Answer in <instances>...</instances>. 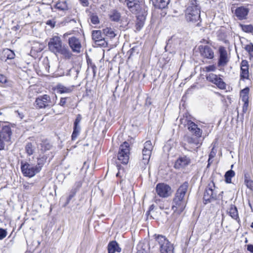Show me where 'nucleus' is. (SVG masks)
Returning <instances> with one entry per match:
<instances>
[{"instance_id":"c03bdc74","label":"nucleus","mask_w":253,"mask_h":253,"mask_svg":"<svg viewBox=\"0 0 253 253\" xmlns=\"http://www.w3.org/2000/svg\"><path fill=\"white\" fill-rule=\"evenodd\" d=\"M245 183L248 188L251 190H253V181L245 179Z\"/></svg>"},{"instance_id":"774afa93","label":"nucleus","mask_w":253,"mask_h":253,"mask_svg":"<svg viewBox=\"0 0 253 253\" xmlns=\"http://www.w3.org/2000/svg\"><path fill=\"white\" fill-rule=\"evenodd\" d=\"M151 252H155V251L152 250Z\"/></svg>"},{"instance_id":"e433bc0d","label":"nucleus","mask_w":253,"mask_h":253,"mask_svg":"<svg viewBox=\"0 0 253 253\" xmlns=\"http://www.w3.org/2000/svg\"><path fill=\"white\" fill-rule=\"evenodd\" d=\"M25 150L29 156L33 154L35 151L34 148L31 143H28L25 146Z\"/></svg>"},{"instance_id":"a211bd4d","label":"nucleus","mask_w":253,"mask_h":253,"mask_svg":"<svg viewBox=\"0 0 253 253\" xmlns=\"http://www.w3.org/2000/svg\"><path fill=\"white\" fill-rule=\"evenodd\" d=\"M219 58L218 62V66L224 67L228 62L227 51L224 47L221 46L219 48Z\"/></svg>"},{"instance_id":"338daca9","label":"nucleus","mask_w":253,"mask_h":253,"mask_svg":"<svg viewBox=\"0 0 253 253\" xmlns=\"http://www.w3.org/2000/svg\"><path fill=\"white\" fill-rule=\"evenodd\" d=\"M72 69H70V70H69V72H71V71H72Z\"/></svg>"},{"instance_id":"09e8293b","label":"nucleus","mask_w":253,"mask_h":253,"mask_svg":"<svg viewBox=\"0 0 253 253\" xmlns=\"http://www.w3.org/2000/svg\"><path fill=\"white\" fill-rule=\"evenodd\" d=\"M245 48L246 50H247L249 53H250L253 50V44L252 43L248 44L246 46Z\"/></svg>"},{"instance_id":"4d7b16f0","label":"nucleus","mask_w":253,"mask_h":253,"mask_svg":"<svg viewBox=\"0 0 253 253\" xmlns=\"http://www.w3.org/2000/svg\"><path fill=\"white\" fill-rule=\"evenodd\" d=\"M151 104V99L149 97H147L146 99L145 105L147 106L150 105Z\"/></svg>"},{"instance_id":"c756f323","label":"nucleus","mask_w":253,"mask_h":253,"mask_svg":"<svg viewBox=\"0 0 253 253\" xmlns=\"http://www.w3.org/2000/svg\"><path fill=\"white\" fill-rule=\"evenodd\" d=\"M249 88L246 87L242 89L240 92V98L242 101L245 102H249Z\"/></svg>"},{"instance_id":"dca6fc26","label":"nucleus","mask_w":253,"mask_h":253,"mask_svg":"<svg viewBox=\"0 0 253 253\" xmlns=\"http://www.w3.org/2000/svg\"><path fill=\"white\" fill-rule=\"evenodd\" d=\"M200 137L197 136L194 137L189 135H185L184 136V140L191 146V148L194 150H197L200 147L201 143L200 142Z\"/></svg>"},{"instance_id":"de8ad7c7","label":"nucleus","mask_w":253,"mask_h":253,"mask_svg":"<svg viewBox=\"0 0 253 253\" xmlns=\"http://www.w3.org/2000/svg\"><path fill=\"white\" fill-rule=\"evenodd\" d=\"M68 98L67 97L61 98L59 105H60L61 106L64 107L66 103V100Z\"/></svg>"},{"instance_id":"6e6d98bb","label":"nucleus","mask_w":253,"mask_h":253,"mask_svg":"<svg viewBox=\"0 0 253 253\" xmlns=\"http://www.w3.org/2000/svg\"><path fill=\"white\" fill-rule=\"evenodd\" d=\"M91 66V68L92 70V72H93V76H95V74H96V67L95 65L93 64V65H90Z\"/></svg>"},{"instance_id":"4be33fe9","label":"nucleus","mask_w":253,"mask_h":253,"mask_svg":"<svg viewBox=\"0 0 253 253\" xmlns=\"http://www.w3.org/2000/svg\"><path fill=\"white\" fill-rule=\"evenodd\" d=\"M249 76L248 62L247 60H242L241 63L240 78L241 79H247Z\"/></svg>"},{"instance_id":"37998d69","label":"nucleus","mask_w":253,"mask_h":253,"mask_svg":"<svg viewBox=\"0 0 253 253\" xmlns=\"http://www.w3.org/2000/svg\"><path fill=\"white\" fill-rule=\"evenodd\" d=\"M153 146L152 145V142L150 140H148L145 142L144 144V148L146 150H148L152 151L153 150Z\"/></svg>"},{"instance_id":"2eb2a0df","label":"nucleus","mask_w":253,"mask_h":253,"mask_svg":"<svg viewBox=\"0 0 253 253\" xmlns=\"http://www.w3.org/2000/svg\"><path fill=\"white\" fill-rule=\"evenodd\" d=\"M199 49L201 55L206 58L211 59L214 57V52L209 45H200Z\"/></svg>"},{"instance_id":"aec40b11","label":"nucleus","mask_w":253,"mask_h":253,"mask_svg":"<svg viewBox=\"0 0 253 253\" xmlns=\"http://www.w3.org/2000/svg\"><path fill=\"white\" fill-rule=\"evenodd\" d=\"M189 184L188 182H184L177 190L174 197L181 200H185V195L187 191Z\"/></svg>"},{"instance_id":"ea45409f","label":"nucleus","mask_w":253,"mask_h":253,"mask_svg":"<svg viewBox=\"0 0 253 253\" xmlns=\"http://www.w3.org/2000/svg\"><path fill=\"white\" fill-rule=\"evenodd\" d=\"M0 83L5 84L6 86L11 85V84L9 83V81L7 80V78L2 74H0Z\"/></svg>"},{"instance_id":"9b49d317","label":"nucleus","mask_w":253,"mask_h":253,"mask_svg":"<svg viewBox=\"0 0 253 253\" xmlns=\"http://www.w3.org/2000/svg\"><path fill=\"white\" fill-rule=\"evenodd\" d=\"M156 191L161 197L167 198L171 195L172 190L171 187L168 184L164 183H159L157 184Z\"/></svg>"},{"instance_id":"8fccbe9b","label":"nucleus","mask_w":253,"mask_h":253,"mask_svg":"<svg viewBox=\"0 0 253 253\" xmlns=\"http://www.w3.org/2000/svg\"><path fill=\"white\" fill-rule=\"evenodd\" d=\"M56 22L52 20H48L46 21V24L50 26L51 28H54L55 26Z\"/></svg>"},{"instance_id":"e2e57ef3","label":"nucleus","mask_w":253,"mask_h":253,"mask_svg":"<svg viewBox=\"0 0 253 253\" xmlns=\"http://www.w3.org/2000/svg\"><path fill=\"white\" fill-rule=\"evenodd\" d=\"M249 205L250 207V208H251V209L252 211H253V207H252V206L250 202L249 203Z\"/></svg>"},{"instance_id":"473e14b6","label":"nucleus","mask_w":253,"mask_h":253,"mask_svg":"<svg viewBox=\"0 0 253 253\" xmlns=\"http://www.w3.org/2000/svg\"><path fill=\"white\" fill-rule=\"evenodd\" d=\"M103 32L105 36L110 38H113L116 36V34L115 33L113 30L111 28L107 27L104 29L103 30Z\"/></svg>"},{"instance_id":"5fc2aeb1","label":"nucleus","mask_w":253,"mask_h":253,"mask_svg":"<svg viewBox=\"0 0 253 253\" xmlns=\"http://www.w3.org/2000/svg\"><path fill=\"white\" fill-rule=\"evenodd\" d=\"M247 249L249 252H251V253H253V245H248Z\"/></svg>"},{"instance_id":"603ef678","label":"nucleus","mask_w":253,"mask_h":253,"mask_svg":"<svg viewBox=\"0 0 253 253\" xmlns=\"http://www.w3.org/2000/svg\"><path fill=\"white\" fill-rule=\"evenodd\" d=\"M206 70L207 72L214 71L215 70V67L214 66H209L206 67Z\"/></svg>"},{"instance_id":"393cba45","label":"nucleus","mask_w":253,"mask_h":253,"mask_svg":"<svg viewBox=\"0 0 253 253\" xmlns=\"http://www.w3.org/2000/svg\"><path fill=\"white\" fill-rule=\"evenodd\" d=\"M229 215L231 216V217L235 220H236L238 223L240 222V220L238 215V212L237 207L233 205H231L230 208L229 209Z\"/></svg>"},{"instance_id":"3c124183","label":"nucleus","mask_w":253,"mask_h":253,"mask_svg":"<svg viewBox=\"0 0 253 253\" xmlns=\"http://www.w3.org/2000/svg\"><path fill=\"white\" fill-rule=\"evenodd\" d=\"M248 106H249V102L244 103L243 105V109H242V112L243 113H246V112L247 111V110H248Z\"/></svg>"},{"instance_id":"f3484780","label":"nucleus","mask_w":253,"mask_h":253,"mask_svg":"<svg viewBox=\"0 0 253 253\" xmlns=\"http://www.w3.org/2000/svg\"><path fill=\"white\" fill-rule=\"evenodd\" d=\"M82 119V117L81 114L77 115L76 118L74 122L73 131L72 134V140H75L79 135L81 127L79 124Z\"/></svg>"},{"instance_id":"4468645a","label":"nucleus","mask_w":253,"mask_h":253,"mask_svg":"<svg viewBox=\"0 0 253 253\" xmlns=\"http://www.w3.org/2000/svg\"><path fill=\"white\" fill-rule=\"evenodd\" d=\"M92 39L97 45L105 46L107 44L105 39L102 37L101 32L100 30H93L92 31Z\"/></svg>"},{"instance_id":"a19ab883","label":"nucleus","mask_w":253,"mask_h":253,"mask_svg":"<svg viewBox=\"0 0 253 253\" xmlns=\"http://www.w3.org/2000/svg\"><path fill=\"white\" fill-rule=\"evenodd\" d=\"M91 22L94 25L97 24L99 23V20L97 15L95 14H91L90 16Z\"/></svg>"},{"instance_id":"bf43d9fd","label":"nucleus","mask_w":253,"mask_h":253,"mask_svg":"<svg viewBox=\"0 0 253 253\" xmlns=\"http://www.w3.org/2000/svg\"><path fill=\"white\" fill-rule=\"evenodd\" d=\"M72 33L71 32H67L63 35V38H65L66 37L71 35Z\"/></svg>"},{"instance_id":"79ce46f5","label":"nucleus","mask_w":253,"mask_h":253,"mask_svg":"<svg viewBox=\"0 0 253 253\" xmlns=\"http://www.w3.org/2000/svg\"><path fill=\"white\" fill-rule=\"evenodd\" d=\"M173 37H171L167 42V44L165 47L166 51H168L171 47L173 43Z\"/></svg>"},{"instance_id":"a878e982","label":"nucleus","mask_w":253,"mask_h":253,"mask_svg":"<svg viewBox=\"0 0 253 253\" xmlns=\"http://www.w3.org/2000/svg\"><path fill=\"white\" fill-rule=\"evenodd\" d=\"M148 249L150 250V248H148V245L147 244L139 242L136 246V253H147Z\"/></svg>"},{"instance_id":"69168bd1","label":"nucleus","mask_w":253,"mask_h":253,"mask_svg":"<svg viewBox=\"0 0 253 253\" xmlns=\"http://www.w3.org/2000/svg\"><path fill=\"white\" fill-rule=\"evenodd\" d=\"M251 227L253 228V222L252 223Z\"/></svg>"},{"instance_id":"412c9836","label":"nucleus","mask_w":253,"mask_h":253,"mask_svg":"<svg viewBox=\"0 0 253 253\" xmlns=\"http://www.w3.org/2000/svg\"><path fill=\"white\" fill-rule=\"evenodd\" d=\"M190 162L191 161L189 158L186 156L181 157L176 160L174 167L176 169H180L187 166L190 164Z\"/></svg>"},{"instance_id":"2f4dec72","label":"nucleus","mask_w":253,"mask_h":253,"mask_svg":"<svg viewBox=\"0 0 253 253\" xmlns=\"http://www.w3.org/2000/svg\"><path fill=\"white\" fill-rule=\"evenodd\" d=\"M235 172L230 169L226 172L225 174V180L226 183H231V178L235 176Z\"/></svg>"},{"instance_id":"052dcab7","label":"nucleus","mask_w":253,"mask_h":253,"mask_svg":"<svg viewBox=\"0 0 253 253\" xmlns=\"http://www.w3.org/2000/svg\"><path fill=\"white\" fill-rule=\"evenodd\" d=\"M135 47H133L131 48L129 50V52H130V54H131L133 52H134L135 51Z\"/></svg>"},{"instance_id":"864d4df0","label":"nucleus","mask_w":253,"mask_h":253,"mask_svg":"<svg viewBox=\"0 0 253 253\" xmlns=\"http://www.w3.org/2000/svg\"><path fill=\"white\" fill-rule=\"evenodd\" d=\"M80 2L84 6H87L88 5V0H80Z\"/></svg>"},{"instance_id":"423d86ee","label":"nucleus","mask_w":253,"mask_h":253,"mask_svg":"<svg viewBox=\"0 0 253 253\" xmlns=\"http://www.w3.org/2000/svg\"><path fill=\"white\" fill-rule=\"evenodd\" d=\"M180 124L187 126L189 131L195 136L201 137L203 131L198 127L197 125L191 120H188L187 118L180 119Z\"/></svg>"},{"instance_id":"c9c22d12","label":"nucleus","mask_w":253,"mask_h":253,"mask_svg":"<svg viewBox=\"0 0 253 253\" xmlns=\"http://www.w3.org/2000/svg\"><path fill=\"white\" fill-rule=\"evenodd\" d=\"M121 18V14L120 13L114 10L112 12V14L110 15V18L111 20L115 22H118L120 20Z\"/></svg>"},{"instance_id":"9d476101","label":"nucleus","mask_w":253,"mask_h":253,"mask_svg":"<svg viewBox=\"0 0 253 253\" xmlns=\"http://www.w3.org/2000/svg\"><path fill=\"white\" fill-rule=\"evenodd\" d=\"M35 104L36 107L38 109L45 108L53 105L50 96L47 94L40 96L36 98Z\"/></svg>"},{"instance_id":"cd10ccee","label":"nucleus","mask_w":253,"mask_h":253,"mask_svg":"<svg viewBox=\"0 0 253 253\" xmlns=\"http://www.w3.org/2000/svg\"><path fill=\"white\" fill-rule=\"evenodd\" d=\"M56 89L60 93H70L72 90V87H66L62 84H58L56 86Z\"/></svg>"},{"instance_id":"39448f33","label":"nucleus","mask_w":253,"mask_h":253,"mask_svg":"<svg viewBox=\"0 0 253 253\" xmlns=\"http://www.w3.org/2000/svg\"><path fill=\"white\" fill-rule=\"evenodd\" d=\"M11 135L10 126L9 125L3 126L0 130V150L4 149L5 142L10 141Z\"/></svg>"},{"instance_id":"0e129e2a","label":"nucleus","mask_w":253,"mask_h":253,"mask_svg":"<svg viewBox=\"0 0 253 253\" xmlns=\"http://www.w3.org/2000/svg\"><path fill=\"white\" fill-rule=\"evenodd\" d=\"M153 205H152V206L150 207V210L153 209Z\"/></svg>"},{"instance_id":"6ab92c4d","label":"nucleus","mask_w":253,"mask_h":253,"mask_svg":"<svg viewBox=\"0 0 253 253\" xmlns=\"http://www.w3.org/2000/svg\"><path fill=\"white\" fill-rule=\"evenodd\" d=\"M186 200H181L174 197L172 202V209L174 211L182 212L186 206Z\"/></svg>"},{"instance_id":"0eeeda50","label":"nucleus","mask_w":253,"mask_h":253,"mask_svg":"<svg viewBox=\"0 0 253 253\" xmlns=\"http://www.w3.org/2000/svg\"><path fill=\"white\" fill-rule=\"evenodd\" d=\"M129 145L125 141L120 146L118 154V159L122 164L126 165L129 160Z\"/></svg>"},{"instance_id":"a18cd8bd","label":"nucleus","mask_w":253,"mask_h":253,"mask_svg":"<svg viewBox=\"0 0 253 253\" xmlns=\"http://www.w3.org/2000/svg\"><path fill=\"white\" fill-rule=\"evenodd\" d=\"M75 194H76V191L74 190H73L71 191L70 194L69 195V196L67 199L66 205H68L69 203L70 200L72 199V198L73 197H74L75 196Z\"/></svg>"},{"instance_id":"7c9ffc66","label":"nucleus","mask_w":253,"mask_h":253,"mask_svg":"<svg viewBox=\"0 0 253 253\" xmlns=\"http://www.w3.org/2000/svg\"><path fill=\"white\" fill-rule=\"evenodd\" d=\"M170 0H155V6L160 8H165L168 6Z\"/></svg>"},{"instance_id":"680f3d73","label":"nucleus","mask_w":253,"mask_h":253,"mask_svg":"<svg viewBox=\"0 0 253 253\" xmlns=\"http://www.w3.org/2000/svg\"><path fill=\"white\" fill-rule=\"evenodd\" d=\"M249 54L250 55V58L253 59V50Z\"/></svg>"},{"instance_id":"5701e85b","label":"nucleus","mask_w":253,"mask_h":253,"mask_svg":"<svg viewBox=\"0 0 253 253\" xmlns=\"http://www.w3.org/2000/svg\"><path fill=\"white\" fill-rule=\"evenodd\" d=\"M249 9L243 6L238 7L235 11L236 16L240 20L246 18L249 13Z\"/></svg>"},{"instance_id":"6e6552de","label":"nucleus","mask_w":253,"mask_h":253,"mask_svg":"<svg viewBox=\"0 0 253 253\" xmlns=\"http://www.w3.org/2000/svg\"><path fill=\"white\" fill-rule=\"evenodd\" d=\"M125 3L132 14L137 15L141 13L143 6V0H125Z\"/></svg>"},{"instance_id":"58836bf2","label":"nucleus","mask_w":253,"mask_h":253,"mask_svg":"<svg viewBox=\"0 0 253 253\" xmlns=\"http://www.w3.org/2000/svg\"><path fill=\"white\" fill-rule=\"evenodd\" d=\"M144 18H143V19H139V16L137 17V22L136 23V29L137 30L139 31L142 27L144 25Z\"/></svg>"},{"instance_id":"b1692460","label":"nucleus","mask_w":253,"mask_h":253,"mask_svg":"<svg viewBox=\"0 0 253 253\" xmlns=\"http://www.w3.org/2000/svg\"><path fill=\"white\" fill-rule=\"evenodd\" d=\"M107 248L108 253H120L121 252V248L116 241L110 242L108 245Z\"/></svg>"},{"instance_id":"ddd939ff","label":"nucleus","mask_w":253,"mask_h":253,"mask_svg":"<svg viewBox=\"0 0 253 253\" xmlns=\"http://www.w3.org/2000/svg\"><path fill=\"white\" fill-rule=\"evenodd\" d=\"M68 43L73 52L76 53L81 52L82 44L81 40L79 38L74 36L70 37L68 39Z\"/></svg>"},{"instance_id":"7ed1b4c3","label":"nucleus","mask_w":253,"mask_h":253,"mask_svg":"<svg viewBox=\"0 0 253 253\" xmlns=\"http://www.w3.org/2000/svg\"><path fill=\"white\" fill-rule=\"evenodd\" d=\"M155 236L156 240L158 243V248L160 249L161 253H171L173 252L174 250L173 245L165 236L160 235H155Z\"/></svg>"},{"instance_id":"13d9d810","label":"nucleus","mask_w":253,"mask_h":253,"mask_svg":"<svg viewBox=\"0 0 253 253\" xmlns=\"http://www.w3.org/2000/svg\"><path fill=\"white\" fill-rule=\"evenodd\" d=\"M51 147H52V146L50 144H49V143L45 144V149L46 150H49V149H50Z\"/></svg>"},{"instance_id":"20e7f679","label":"nucleus","mask_w":253,"mask_h":253,"mask_svg":"<svg viewBox=\"0 0 253 253\" xmlns=\"http://www.w3.org/2000/svg\"><path fill=\"white\" fill-rule=\"evenodd\" d=\"M185 16L187 21L192 22L198 21L200 18V11L195 3H191L186 9Z\"/></svg>"},{"instance_id":"49530a36","label":"nucleus","mask_w":253,"mask_h":253,"mask_svg":"<svg viewBox=\"0 0 253 253\" xmlns=\"http://www.w3.org/2000/svg\"><path fill=\"white\" fill-rule=\"evenodd\" d=\"M7 231L6 230L0 228V240H2L4 239L7 235Z\"/></svg>"},{"instance_id":"c85d7f7f","label":"nucleus","mask_w":253,"mask_h":253,"mask_svg":"<svg viewBox=\"0 0 253 253\" xmlns=\"http://www.w3.org/2000/svg\"><path fill=\"white\" fill-rule=\"evenodd\" d=\"M151 152H152V151L143 149V150H142V156H143L142 163L144 165L147 164L148 163L150 158L151 155Z\"/></svg>"},{"instance_id":"f03ea898","label":"nucleus","mask_w":253,"mask_h":253,"mask_svg":"<svg viewBox=\"0 0 253 253\" xmlns=\"http://www.w3.org/2000/svg\"><path fill=\"white\" fill-rule=\"evenodd\" d=\"M217 188L214 183L211 181L206 188L203 196V202L205 204L215 201L217 197Z\"/></svg>"},{"instance_id":"1a4fd4ad","label":"nucleus","mask_w":253,"mask_h":253,"mask_svg":"<svg viewBox=\"0 0 253 253\" xmlns=\"http://www.w3.org/2000/svg\"><path fill=\"white\" fill-rule=\"evenodd\" d=\"M21 169L24 175L29 177H32L40 172V167H37L28 163L24 164L22 163Z\"/></svg>"},{"instance_id":"f704fd0d","label":"nucleus","mask_w":253,"mask_h":253,"mask_svg":"<svg viewBox=\"0 0 253 253\" xmlns=\"http://www.w3.org/2000/svg\"><path fill=\"white\" fill-rule=\"evenodd\" d=\"M242 30L246 33H251L253 34V26L252 25L240 24Z\"/></svg>"},{"instance_id":"4c0bfd02","label":"nucleus","mask_w":253,"mask_h":253,"mask_svg":"<svg viewBox=\"0 0 253 253\" xmlns=\"http://www.w3.org/2000/svg\"><path fill=\"white\" fill-rule=\"evenodd\" d=\"M46 161V158L44 157L39 158L37 160V164L35 165L37 167H40V171L42 169V168L43 167Z\"/></svg>"},{"instance_id":"f257e3e1","label":"nucleus","mask_w":253,"mask_h":253,"mask_svg":"<svg viewBox=\"0 0 253 253\" xmlns=\"http://www.w3.org/2000/svg\"><path fill=\"white\" fill-rule=\"evenodd\" d=\"M49 50L55 54H60L65 58L70 59L73 54L68 47L63 44L60 38L58 36H54L50 39L48 43Z\"/></svg>"},{"instance_id":"bb28decb","label":"nucleus","mask_w":253,"mask_h":253,"mask_svg":"<svg viewBox=\"0 0 253 253\" xmlns=\"http://www.w3.org/2000/svg\"><path fill=\"white\" fill-rule=\"evenodd\" d=\"M2 55V56H4V58H6L5 59V61L6 59H13L15 57L14 52L12 50L8 48L3 49ZM1 58H2V56H1ZM1 59L4 60V59L2 58H1Z\"/></svg>"},{"instance_id":"72a5a7b5","label":"nucleus","mask_w":253,"mask_h":253,"mask_svg":"<svg viewBox=\"0 0 253 253\" xmlns=\"http://www.w3.org/2000/svg\"><path fill=\"white\" fill-rule=\"evenodd\" d=\"M55 7L60 10H66L68 9L67 2L66 1H59L55 5Z\"/></svg>"},{"instance_id":"f8f14e48","label":"nucleus","mask_w":253,"mask_h":253,"mask_svg":"<svg viewBox=\"0 0 253 253\" xmlns=\"http://www.w3.org/2000/svg\"><path fill=\"white\" fill-rule=\"evenodd\" d=\"M206 78L208 81L215 84L219 88L221 89L226 88V84L217 75L213 73H210L207 76Z\"/></svg>"}]
</instances>
